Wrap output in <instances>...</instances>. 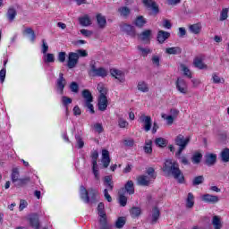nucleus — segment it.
Masks as SVG:
<instances>
[{"mask_svg": "<svg viewBox=\"0 0 229 229\" xmlns=\"http://www.w3.org/2000/svg\"><path fill=\"white\" fill-rule=\"evenodd\" d=\"M182 71L184 72V76H187L188 78H192V75L191 73V70L187 68L184 64L181 65Z\"/></svg>", "mask_w": 229, "mask_h": 229, "instance_id": "nucleus-58", "label": "nucleus"}, {"mask_svg": "<svg viewBox=\"0 0 229 229\" xmlns=\"http://www.w3.org/2000/svg\"><path fill=\"white\" fill-rule=\"evenodd\" d=\"M100 229H112V225L108 224L106 216H99Z\"/></svg>", "mask_w": 229, "mask_h": 229, "instance_id": "nucleus-25", "label": "nucleus"}, {"mask_svg": "<svg viewBox=\"0 0 229 229\" xmlns=\"http://www.w3.org/2000/svg\"><path fill=\"white\" fill-rule=\"evenodd\" d=\"M137 89L138 90H140V92H143V93L149 92V86L144 81H140L138 82Z\"/></svg>", "mask_w": 229, "mask_h": 229, "instance_id": "nucleus-27", "label": "nucleus"}, {"mask_svg": "<svg viewBox=\"0 0 229 229\" xmlns=\"http://www.w3.org/2000/svg\"><path fill=\"white\" fill-rule=\"evenodd\" d=\"M123 144H124V146H127L128 148H133L135 141L132 139L124 140Z\"/></svg>", "mask_w": 229, "mask_h": 229, "instance_id": "nucleus-63", "label": "nucleus"}, {"mask_svg": "<svg viewBox=\"0 0 229 229\" xmlns=\"http://www.w3.org/2000/svg\"><path fill=\"white\" fill-rule=\"evenodd\" d=\"M159 217H160V210L157 209V208H154L152 209V224L155 225V223L158 221Z\"/></svg>", "mask_w": 229, "mask_h": 229, "instance_id": "nucleus-37", "label": "nucleus"}, {"mask_svg": "<svg viewBox=\"0 0 229 229\" xmlns=\"http://www.w3.org/2000/svg\"><path fill=\"white\" fill-rule=\"evenodd\" d=\"M89 76L106 78L108 76V71L103 67H96V64H90Z\"/></svg>", "mask_w": 229, "mask_h": 229, "instance_id": "nucleus-4", "label": "nucleus"}, {"mask_svg": "<svg viewBox=\"0 0 229 229\" xmlns=\"http://www.w3.org/2000/svg\"><path fill=\"white\" fill-rule=\"evenodd\" d=\"M5 78H6V69L3 68L0 71V81H1V83H4Z\"/></svg>", "mask_w": 229, "mask_h": 229, "instance_id": "nucleus-62", "label": "nucleus"}, {"mask_svg": "<svg viewBox=\"0 0 229 229\" xmlns=\"http://www.w3.org/2000/svg\"><path fill=\"white\" fill-rule=\"evenodd\" d=\"M98 216H106L105 212V204L100 202L98 206Z\"/></svg>", "mask_w": 229, "mask_h": 229, "instance_id": "nucleus-54", "label": "nucleus"}, {"mask_svg": "<svg viewBox=\"0 0 229 229\" xmlns=\"http://www.w3.org/2000/svg\"><path fill=\"white\" fill-rule=\"evenodd\" d=\"M102 164L105 168L110 165V152L106 149L102 150Z\"/></svg>", "mask_w": 229, "mask_h": 229, "instance_id": "nucleus-19", "label": "nucleus"}, {"mask_svg": "<svg viewBox=\"0 0 229 229\" xmlns=\"http://www.w3.org/2000/svg\"><path fill=\"white\" fill-rule=\"evenodd\" d=\"M62 104L64 106H65V110H66V115H69V105H71V103H72V98L66 97V96H63L61 98Z\"/></svg>", "mask_w": 229, "mask_h": 229, "instance_id": "nucleus-26", "label": "nucleus"}, {"mask_svg": "<svg viewBox=\"0 0 229 229\" xmlns=\"http://www.w3.org/2000/svg\"><path fill=\"white\" fill-rule=\"evenodd\" d=\"M65 85H67V81H65V78H64V73H59V78L56 81V89L59 94H64V89H65Z\"/></svg>", "mask_w": 229, "mask_h": 229, "instance_id": "nucleus-8", "label": "nucleus"}, {"mask_svg": "<svg viewBox=\"0 0 229 229\" xmlns=\"http://www.w3.org/2000/svg\"><path fill=\"white\" fill-rule=\"evenodd\" d=\"M118 126L119 128H128V126H130V123H128V121H126L124 118L119 117Z\"/></svg>", "mask_w": 229, "mask_h": 229, "instance_id": "nucleus-44", "label": "nucleus"}, {"mask_svg": "<svg viewBox=\"0 0 229 229\" xmlns=\"http://www.w3.org/2000/svg\"><path fill=\"white\" fill-rule=\"evenodd\" d=\"M42 53L43 55L47 54V51H49V46L47 45V42H46V39L42 40Z\"/></svg>", "mask_w": 229, "mask_h": 229, "instance_id": "nucleus-59", "label": "nucleus"}, {"mask_svg": "<svg viewBox=\"0 0 229 229\" xmlns=\"http://www.w3.org/2000/svg\"><path fill=\"white\" fill-rule=\"evenodd\" d=\"M140 123L143 124L145 131L151 130V116L141 115L140 117Z\"/></svg>", "mask_w": 229, "mask_h": 229, "instance_id": "nucleus-10", "label": "nucleus"}, {"mask_svg": "<svg viewBox=\"0 0 229 229\" xmlns=\"http://www.w3.org/2000/svg\"><path fill=\"white\" fill-rule=\"evenodd\" d=\"M30 225L32 228L38 229L40 228V223L38 222V215L33 214L29 217Z\"/></svg>", "mask_w": 229, "mask_h": 229, "instance_id": "nucleus-16", "label": "nucleus"}, {"mask_svg": "<svg viewBox=\"0 0 229 229\" xmlns=\"http://www.w3.org/2000/svg\"><path fill=\"white\" fill-rule=\"evenodd\" d=\"M126 225V217L120 216L115 222V228L121 229Z\"/></svg>", "mask_w": 229, "mask_h": 229, "instance_id": "nucleus-36", "label": "nucleus"}, {"mask_svg": "<svg viewBox=\"0 0 229 229\" xmlns=\"http://www.w3.org/2000/svg\"><path fill=\"white\" fill-rule=\"evenodd\" d=\"M221 159H222V162H228L229 161V148H225L221 152Z\"/></svg>", "mask_w": 229, "mask_h": 229, "instance_id": "nucleus-46", "label": "nucleus"}, {"mask_svg": "<svg viewBox=\"0 0 229 229\" xmlns=\"http://www.w3.org/2000/svg\"><path fill=\"white\" fill-rule=\"evenodd\" d=\"M203 182H205V177H203V175H199V176L193 178L192 185H194V186L201 185V183H203Z\"/></svg>", "mask_w": 229, "mask_h": 229, "instance_id": "nucleus-42", "label": "nucleus"}, {"mask_svg": "<svg viewBox=\"0 0 229 229\" xmlns=\"http://www.w3.org/2000/svg\"><path fill=\"white\" fill-rule=\"evenodd\" d=\"M70 89H71L72 92H74L75 94H78V92L80 90V86L78 85V83L73 81V82L71 83Z\"/></svg>", "mask_w": 229, "mask_h": 229, "instance_id": "nucleus-57", "label": "nucleus"}, {"mask_svg": "<svg viewBox=\"0 0 229 229\" xmlns=\"http://www.w3.org/2000/svg\"><path fill=\"white\" fill-rule=\"evenodd\" d=\"M99 157V153H98L97 150H94L91 153V158H92V171L95 178L97 180H99V170H98V157Z\"/></svg>", "mask_w": 229, "mask_h": 229, "instance_id": "nucleus-6", "label": "nucleus"}, {"mask_svg": "<svg viewBox=\"0 0 229 229\" xmlns=\"http://www.w3.org/2000/svg\"><path fill=\"white\" fill-rule=\"evenodd\" d=\"M135 24L138 28H142L144 24H146V20H144V17L138 16L135 21Z\"/></svg>", "mask_w": 229, "mask_h": 229, "instance_id": "nucleus-48", "label": "nucleus"}, {"mask_svg": "<svg viewBox=\"0 0 229 229\" xmlns=\"http://www.w3.org/2000/svg\"><path fill=\"white\" fill-rule=\"evenodd\" d=\"M163 171H165V173H168V174L173 176L174 180H177L178 183H183L185 182L183 173H182V170H180V165H178L176 161L167 159L165 162Z\"/></svg>", "mask_w": 229, "mask_h": 229, "instance_id": "nucleus-1", "label": "nucleus"}, {"mask_svg": "<svg viewBox=\"0 0 229 229\" xmlns=\"http://www.w3.org/2000/svg\"><path fill=\"white\" fill-rule=\"evenodd\" d=\"M121 30L124 33H127V35H130L131 37H135V28H133V26L123 24L122 25Z\"/></svg>", "mask_w": 229, "mask_h": 229, "instance_id": "nucleus-20", "label": "nucleus"}, {"mask_svg": "<svg viewBox=\"0 0 229 229\" xmlns=\"http://www.w3.org/2000/svg\"><path fill=\"white\" fill-rule=\"evenodd\" d=\"M201 199L202 201H205V203H217V201H219V197L211 194H204L201 197Z\"/></svg>", "mask_w": 229, "mask_h": 229, "instance_id": "nucleus-18", "label": "nucleus"}, {"mask_svg": "<svg viewBox=\"0 0 229 229\" xmlns=\"http://www.w3.org/2000/svg\"><path fill=\"white\" fill-rule=\"evenodd\" d=\"M189 30L191 33H193L194 35H199L201 32V25L199 23L190 25Z\"/></svg>", "mask_w": 229, "mask_h": 229, "instance_id": "nucleus-33", "label": "nucleus"}, {"mask_svg": "<svg viewBox=\"0 0 229 229\" xmlns=\"http://www.w3.org/2000/svg\"><path fill=\"white\" fill-rule=\"evenodd\" d=\"M193 64L197 69H207V64H203V61L199 58H195Z\"/></svg>", "mask_w": 229, "mask_h": 229, "instance_id": "nucleus-40", "label": "nucleus"}, {"mask_svg": "<svg viewBox=\"0 0 229 229\" xmlns=\"http://www.w3.org/2000/svg\"><path fill=\"white\" fill-rule=\"evenodd\" d=\"M186 207L187 208H192L194 207V195L191 192L188 193Z\"/></svg>", "mask_w": 229, "mask_h": 229, "instance_id": "nucleus-34", "label": "nucleus"}, {"mask_svg": "<svg viewBox=\"0 0 229 229\" xmlns=\"http://www.w3.org/2000/svg\"><path fill=\"white\" fill-rule=\"evenodd\" d=\"M118 12L122 17H128L131 13V10L127 6L118 8Z\"/></svg>", "mask_w": 229, "mask_h": 229, "instance_id": "nucleus-39", "label": "nucleus"}, {"mask_svg": "<svg viewBox=\"0 0 229 229\" xmlns=\"http://www.w3.org/2000/svg\"><path fill=\"white\" fill-rule=\"evenodd\" d=\"M165 53L166 55H182V49L179 47H172L165 48Z\"/></svg>", "mask_w": 229, "mask_h": 229, "instance_id": "nucleus-28", "label": "nucleus"}, {"mask_svg": "<svg viewBox=\"0 0 229 229\" xmlns=\"http://www.w3.org/2000/svg\"><path fill=\"white\" fill-rule=\"evenodd\" d=\"M228 19V8H224L220 13V21H226Z\"/></svg>", "mask_w": 229, "mask_h": 229, "instance_id": "nucleus-56", "label": "nucleus"}, {"mask_svg": "<svg viewBox=\"0 0 229 229\" xmlns=\"http://www.w3.org/2000/svg\"><path fill=\"white\" fill-rule=\"evenodd\" d=\"M189 142H191L190 137L185 139V137H183V135L180 134L175 138V144H176V146H179V149L175 153L176 157H180V155H182V153L183 152V149H185L187 148Z\"/></svg>", "mask_w": 229, "mask_h": 229, "instance_id": "nucleus-3", "label": "nucleus"}, {"mask_svg": "<svg viewBox=\"0 0 229 229\" xmlns=\"http://www.w3.org/2000/svg\"><path fill=\"white\" fill-rule=\"evenodd\" d=\"M138 51H140V53L141 54V56H147L150 55V53H152L151 49L148 47L144 48L140 46L138 47Z\"/></svg>", "mask_w": 229, "mask_h": 229, "instance_id": "nucleus-45", "label": "nucleus"}, {"mask_svg": "<svg viewBox=\"0 0 229 229\" xmlns=\"http://www.w3.org/2000/svg\"><path fill=\"white\" fill-rule=\"evenodd\" d=\"M153 31L151 30H146L139 34V38L142 40V42H149V38H151V34Z\"/></svg>", "mask_w": 229, "mask_h": 229, "instance_id": "nucleus-21", "label": "nucleus"}, {"mask_svg": "<svg viewBox=\"0 0 229 229\" xmlns=\"http://www.w3.org/2000/svg\"><path fill=\"white\" fill-rule=\"evenodd\" d=\"M205 158L206 165H214L217 160V156L216 154H206Z\"/></svg>", "mask_w": 229, "mask_h": 229, "instance_id": "nucleus-22", "label": "nucleus"}, {"mask_svg": "<svg viewBox=\"0 0 229 229\" xmlns=\"http://www.w3.org/2000/svg\"><path fill=\"white\" fill-rule=\"evenodd\" d=\"M44 62L46 64H53L55 62V55L54 54H44Z\"/></svg>", "mask_w": 229, "mask_h": 229, "instance_id": "nucleus-43", "label": "nucleus"}, {"mask_svg": "<svg viewBox=\"0 0 229 229\" xmlns=\"http://www.w3.org/2000/svg\"><path fill=\"white\" fill-rule=\"evenodd\" d=\"M153 144V141H151V140H148V141H146L145 146H144V151L145 153L151 155V153H153V148L151 147Z\"/></svg>", "mask_w": 229, "mask_h": 229, "instance_id": "nucleus-38", "label": "nucleus"}, {"mask_svg": "<svg viewBox=\"0 0 229 229\" xmlns=\"http://www.w3.org/2000/svg\"><path fill=\"white\" fill-rule=\"evenodd\" d=\"M93 128L97 133H103V124L101 123H95Z\"/></svg>", "mask_w": 229, "mask_h": 229, "instance_id": "nucleus-60", "label": "nucleus"}, {"mask_svg": "<svg viewBox=\"0 0 229 229\" xmlns=\"http://www.w3.org/2000/svg\"><path fill=\"white\" fill-rule=\"evenodd\" d=\"M212 225L215 229L223 228V224L221 223V217H219V216H214L212 218Z\"/></svg>", "mask_w": 229, "mask_h": 229, "instance_id": "nucleus-32", "label": "nucleus"}, {"mask_svg": "<svg viewBox=\"0 0 229 229\" xmlns=\"http://www.w3.org/2000/svg\"><path fill=\"white\" fill-rule=\"evenodd\" d=\"M162 119H165L166 121V124H168V126H171V124H173V123H174V119L173 116L171 115H165V114H161Z\"/></svg>", "mask_w": 229, "mask_h": 229, "instance_id": "nucleus-49", "label": "nucleus"}, {"mask_svg": "<svg viewBox=\"0 0 229 229\" xmlns=\"http://www.w3.org/2000/svg\"><path fill=\"white\" fill-rule=\"evenodd\" d=\"M108 106V99L106 98V96H99L98 98V110L101 112H105Z\"/></svg>", "mask_w": 229, "mask_h": 229, "instance_id": "nucleus-13", "label": "nucleus"}, {"mask_svg": "<svg viewBox=\"0 0 229 229\" xmlns=\"http://www.w3.org/2000/svg\"><path fill=\"white\" fill-rule=\"evenodd\" d=\"M140 213H141L140 208H132L131 209V217H139V216H140Z\"/></svg>", "mask_w": 229, "mask_h": 229, "instance_id": "nucleus-51", "label": "nucleus"}, {"mask_svg": "<svg viewBox=\"0 0 229 229\" xmlns=\"http://www.w3.org/2000/svg\"><path fill=\"white\" fill-rule=\"evenodd\" d=\"M212 80L214 83H225V80L219 77L216 73H213Z\"/></svg>", "mask_w": 229, "mask_h": 229, "instance_id": "nucleus-53", "label": "nucleus"}, {"mask_svg": "<svg viewBox=\"0 0 229 229\" xmlns=\"http://www.w3.org/2000/svg\"><path fill=\"white\" fill-rule=\"evenodd\" d=\"M176 89L181 92V94H187L188 87L185 80L178 78L176 81Z\"/></svg>", "mask_w": 229, "mask_h": 229, "instance_id": "nucleus-9", "label": "nucleus"}, {"mask_svg": "<svg viewBox=\"0 0 229 229\" xmlns=\"http://www.w3.org/2000/svg\"><path fill=\"white\" fill-rule=\"evenodd\" d=\"M110 72H111V76H113V78H115V80H118L120 83H124L125 79H124V73L123 72L117 69H111Z\"/></svg>", "mask_w": 229, "mask_h": 229, "instance_id": "nucleus-12", "label": "nucleus"}, {"mask_svg": "<svg viewBox=\"0 0 229 229\" xmlns=\"http://www.w3.org/2000/svg\"><path fill=\"white\" fill-rule=\"evenodd\" d=\"M97 89H98V90L100 96H106L107 90H106V88H105V84L99 83V84L98 85V88H97Z\"/></svg>", "mask_w": 229, "mask_h": 229, "instance_id": "nucleus-50", "label": "nucleus"}, {"mask_svg": "<svg viewBox=\"0 0 229 229\" xmlns=\"http://www.w3.org/2000/svg\"><path fill=\"white\" fill-rule=\"evenodd\" d=\"M118 196V201L121 207H126V204L128 203V198L126 197V193H123V191H119Z\"/></svg>", "mask_w": 229, "mask_h": 229, "instance_id": "nucleus-31", "label": "nucleus"}, {"mask_svg": "<svg viewBox=\"0 0 229 229\" xmlns=\"http://www.w3.org/2000/svg\"><path fill=\"white\" fill-rule=\"evenodd\" d=\"M155 142L159 148H165V146H167V142L164 138H157Z\"/></svg>", "mask_w": 229, "mask_h": 229, "instance_id": "nucleus-47", "label": "nucleus"}, {"mask_svg": "<svg viewBox=\"0 0 229 229\" xmlns=\"http://www.w3.org/2000/svg\"><path fill=\"white\" fill-rule=\"evenodd\" d=\"M78 60H80V55L78 53L71 52L68 55L67 67L68 69H74L78 65Z\"/></svg>", "mask_w": 229, "mask_h": 229, "instance_id": "nucleus-7", "label": "nucleus"}, {"mask_svg": "<svg viewBox=\"0 0 229 229\" xmlns=\"http://www.w3.org/2000/svg\"><path fill=\"white\" fill-rule=\"evenodd\" d=\"M65 56H67L65 52H59L57 59L61 64H64L65 62Z\"/></svg>", "mask_w": 229, "mask_h": 229, "instance_id": "nucleus-61", "label": "nucleus"}, {"mask_svg": "<svg viewBox=\"0 0 229 229\" xmlns=\"http://www.w3.org/2000/svg\"><path fill=\"white\" fill-rule=\"evenodd\" d=\"M24 33H26V35H30V42H35V38H37V36L35 35V31L32 30L31 28L25 29Z\"/></svg>", "mask_w": 229, "mask_h": 229, "instance_id": "nucleus-41", "label": "nucleus"}, {"mask_svg": "<svg viewBox=\"0 0 229 229\" xmlns=\"http://www.w3.org/2000/svg\"><path fill=\"white\" fill-rule=\"evenodd\" d=\"M143 4L147 8L152 10L154 13H158V5L153 0H143Z\"/></svg>", "mask_w": 229, "mask_h": 229, "instance_id": "nucleus-17", "label": "nucleus"}, {"mask_svg": "<svg viewBox=\"0 0 229 229\" xmlns=\"http://www.w3.org/2000/svg\"><path fill=\"white\" fill-rule=\"evenodd\" d=\"M147 176L150 179V180H155V178H157V175L155 174V169L153 167H150L147 170Z\"/></svg>", "mask_w": 229, "mask_h": 229, "instance_id": "nucleus-52", "label": "nucleus"}, {"mask_svg": "<svg viewBox=\"0 0 229 229\" xmlns=\"http://www.w3.org/2000/svg\"><path fill=\"white\" fill-rule=\"evenodd\" d=\"M75 139H76V140H77V148H78V149L83 148V146H85V142L83 141V140L81 139V137H80V136H75Z\"/></svg>", "mask_w": 229, "mask_h": 229, "instance_id": "nucleus-55", "label": "nucleus"}, {"mask_svg": "<svg viewBox=\"0 0 229 229\" xmlns=\"http://www.w3.org/2000/svg\"><path fill=\"white\" fill-rule=\"evenodd\" d=\"M81 35H83V37H91V35H92L91 30H85V29L81 30Z\"/></svg>", "mask_w": 229, "mask_h": 229, "instance_id": "nucleus-64", "label": "nucleus"}, {"mask_svg": "<svg viewBox=\"0 0 229 229\" xmlns=\"http://www.w3.org/2000/svg\"><path fill=\"white\" fill-rule=\"evenodd\" d=\"M20 176L19 168H13L11 174L12 182L13 183H15V182H19V180H21Z\"/></svg>", "mask_w": 229, "mask_h": 229, "instance_id": "nucleus-35", "label": "nucleus"}, {"mask_svg": "<svg viewBox=\"0 0 229 229\" xmlns=\"http://www.w3.org/2000/svg\"><path fill=\"white\" fill-rule=\"evenodd\" d=\"M82 98L85 99V105L86 108H88L90 111V114H94V106L92 105V93L89 89H84L82 91Z\"/></svg>", "mask_w": 229, "mask_h": 229, "instance_id": "nucleus-5", "label": "nucleus"}, {"mask_svg": "<svg viewBox=\"0 0 229 229\" xmlns=\"http://www.w3.org/2000/svg\"><path fill=\"white\" fill-rule=\"evenodd\" d=\"M6 17L9 22H13V21H15V17H17V10L13 7H10L7 11Z\"/></svg>", "mask_w": 229, "mask_h": 229, "instance_id": "nucleus-24", "label": "nucleus"}, {"mask_svg": "<svg viewBox=\"0 0 229 229\" xmlns=\"http://www.w3.org/2000/svg\"><path fill=\"white\" fill-rule=\"evenodd\" d=\"M81 199L84 203H96V198H98V194H99L97 190L90 188L89 191L85 188V186H81L80 188Z\"/></svg>", "mask_w": 229, "mask_h": 229, "instance_id": "nucleus-2", "label": "nucleus"}, {"mask_svg": "<svg viewBox=\"0 0 229 229\" xmlns=\"http://www.w3.org/2000/svg\"><path fill=\"white\" fill-rule=\"evenodd\" d=\"M79 22L81 26H83L85 28L92 24V21H90V17L89 16V14H85L84 16L80 17Z\"/></svg>", "mask_w": 229, "mask_h": 229, "instance_id": "nucleus-23", "label": "nucleus"}, {"mask_svg": "<svg viewBox=\"0 0 229 229\" xmlns=\"http://www.w3.org/2000/svg\"><path fill=\"white\" fill-rule=\"evenodd\" d=\"M120 192H123V194H135V187L133 186V181H128L125 183L124 188L120 190Z\"/></svg>", "mask_w": 229, "mask_h": 229, "instance_id": "nucleus-11", "label": "nucleus"}, {"mask_svg": "<svg viewBox=\"0 0 229 229\" xmlns=\"http://www.w3.org/2000/svg\"><path fill=\"white\" fill-rule=\"evenodd\" d=\"M169 37H171V33L164 30H158L157 37V42L159 44H164V42H165Z\"/></svg>", "mask_w": 229, "mask_h": 229, "instance_id": "nucleus-14", "label": "nucleus"}, {"mask_svg": "<svg viewBox=\"0 0 229 229\" xmlns=\"http://www.w3.org/2000/svg\"><path fill=\"white\" fill-rule=\"evenodd\" d=\"M203 158V154H201V152L197 151L194 152L192 157H191V162L194 165H198L201 162V159Z\"/></svg>", "mask_w": 229, "mask_h": 229, "instance_id": "nucleus-30", "label": "nucleus"}, {"mask_svg": "<svg viewBox=\"0 0 229 229\" xmlns=\"http://www.w3.org/2000/svg\"><path fill=\"white\" fill-rule=\"evenodd\" d=\"M97 22L98 27L101 28V30H104V28H106V18L102 14L97 15Z\"/></svg>", "mask_w": 229, "mask_h": 229, "instance_id": "nucleus-29", "label": "nucleus"}, {"mask_svg": "<svg viewBox=\"0 0 229 229\" xmlns=\"http://www.w3.org/2000/svg\"><path fill=\"white\" fill-rule=\"evenodd\" d=\"M153 179H150L148 175H140L137 178L138 185H141L142 187H147L151 183V181Z\"/></svg>", "mask_w": 229, "mask_h": 229, "instance_id": "nucleus-15", "label": "nucleus"}]
</instances>
